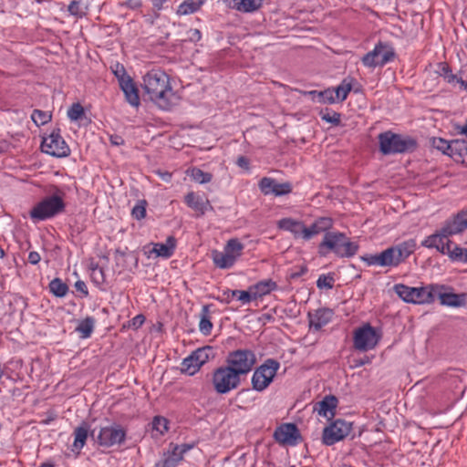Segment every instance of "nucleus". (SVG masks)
Segmentation results:
<instances>
[{
	"label": "nucleus",
	"mask_w": 467,
	"mask_h": 467,
	"mask_svg": "<svg viewBox=\"0 0 467 467\" xmlns=\"http://www.w3.org/2000/svg\"><path fill=\"white\" fill-rule=\"evenodd\" d=\"M142 88L149 99L163 110L177 105L180 97L173 91L169 76L162 70L152 69L143 77Z\"/></svg>",
	"instance_id": "nucleus-1"
},
{
	"label": "nucleus",
	"mask_w": 467,
	"mask_h": 467,
	"mask_svg": "<svg viewBox=\"0 0 467 467\" xmlns=\"http://www.w3.org/2000/svg\"><path fill=\"white\" fill-rule=\"evenodd\" d=\"M467 229V209L461 210L456 214L447 219L441 229L426 237L421 245L430 249H436L441 254L448 252V245L452 242L450 236L462 234Z\"/></svg>",
	"instance_id": "nucleus-2"
},
{
	"label": "nucleus",
	"mask_w": 467,
	"mask_h": 467,
	"mask_svg": "<svg viewBox=\"0 0 467 467\" xmlns=\"http://www.w3.org/2000/svg\"><path fill=\"white\" fill-rule=\"evenodd\" d=\"M318 248L319 254L322 255L332 252L337 257L350 258L357 254L359 245L358 243L352 242L344 233L327 232L325 234Z\"/></svg>",
	"instance_id": "nucleus-3"
},
{
	"label": "nucleus",
	"mask_w": 467,
	"mask_h": 467,
	"mask_svg": "<svg viewBox=\"0 0 467 467\" xmlns=\"http://www.w3.org/2000/svg\"><path fill=\"white\" fill-rule=\"evenodd\" d=\"M378 140L379 150L383 155L411 152L417 148V141L414 139L391 130L379 133Z\"/></svg>",
	"instance_id": "nucleus-4"
},
{
	"label": "nucleus",
	"mask_w": 467,
	"mask_h": 467,
	"mask_svg": "<svg viewBox=\"0 0 467 467\" xmlns=\"http://www.w3.org/2000/svg\"><path fill=\"white\" fill-rule=\"evenodd\" d=\"M443 285H430L422 287H410L403 284H396L393 286L394 292L407 303L430 304L435 300V296Z\"/></svg>",
	"instance_id": "nucleus-5"
},
{
	"label": "nucleus",
	"mask_w": 467,
	"mask_h": 467,
	"mask_svg": "<svg viewBox=\"0 0 467 467\" xmlns=\"http://www.w3.org/2000/svg\"><path fill=\"white\" fill-rule=\"evenodd\" d=\"M66 204L63 198L54 194L43 198L29 212V216L34 222L46 221L53 218L65 211Z\"/></svg>",
	"instance_id": "nucleus-6"
},
{
	"label": "nucleus",
	"mask_w": 467,
	"mask_h": 467,
	"mask_svg": "<svg viewBox=\"0 0 467 467\" xmlns=\"http://www.w3.org/2000/svg\"><path fill=\"white\" fill-rule=\"evenodd\" d=\"M225 363L241 378L253 369L256 363V357L250 349H236L228 353Z\"/></svg>",
	"instance_id": "nucleus-7"
},
{
	"label": "nucleus",
	"mask_w": 467,
	"mask_h": 467,
	"mask_svg": "<svg viewBox=\"0 0 467 467\" xmlns=\"http://www.w3.org/2000/svg\"><path fill=\"white\" fill-rule=\"evenodd\" d=\"M212 382L216 393L226 394L240 386L241 378L225 365L213 371Z\"/></svg>",
	"instance_id": "nucleus-8"
},
{
	"label": "nucleus",
	"mask_w": 467,
	"mask_h": 467,
	"mask_svg": "<svg viewBox=\"0 0 467 467\" xmlns=\"http://www.w3.org/2000/svg\"><path fill=\"white\" fill-rule=\"evenodd\" d=\"M280 368V363L273 358L266 359L254 370L252 377V386L254 390L263 391L273 381Z\"/></svg>",
	"instance_id": "nucleus-9"
},
{
	"label": "nucleus",
	"mask_w": 467,
	"mask_h": 467,
	"mask_svg": "<svg viewBox=\"0 0 467 467\" xmlns=\"http://www.w3.org/2000/svg\"><path fill=\"white\" fill-rule=\"evenodd\" d=\"M277 288V284L272 279H266L257 282L255 285L249 287V290H226L224 293L228 296L231 294L232 296L239 295V300L243 304H248L253 300L263 297L265 295L270 294L272 291Z\"/></svg>",
	"instance_id": "nucleus-10"
},
{
	"label": "nucleus",
	"mask_w": 467,
	"mask_h": 467,
	"mask_svg": "<svg viewBox=\"0 0 467 467\" xmlns=\"http://www.w3.org/2000/svg\"><path fill=\"white\" fill-rule=\"evenodd\" d=\"M394 57V48L388 43L379 42L372 51L362 57L361 61L365 67L374 68L383 67L392 61Z\"/></svg>",
	"instance_id": "nucleus-11"
},
{
	"label": "nucleus",
	"mask_w": 467,
	"mask_h": 467,
	"mask_svg": "<svg viewBox=\"0 0 467 467\" xmlns=\"http://www.w3.org/2000/svg\"><path fill=\"white\" fill-rule=\"evenodd\" d=\"M126 435L127 432L121 425L113 423L99 429L96 441L101 447L110 448L124 443Z\"/></svg>",
	"instance_id": "nucleus-12"
},
{
	"label": "nucleus",
	"mask_w": 467,
	"mask_h": 467,
	"mask_svg": "<svg viewBox=\"0 0 467 467\" xmlns=\"http://www.w3.org/2000/svg\"><path fill=\"white\" fill-rule=\"evenodd\" d=\"M380 336L377 330L367 324L358 328L354 333L353 343L354 348L359 351H368L373 349L379 343Z\"/></svg>",
	"instance_id": "nucleus-13"
},
{
	"label": "nucleus",
	"mask_w": 467,
	"mask_h": 467,
	"mask_svg": "<svg viewBox=\"0 0 467 467\" xmlns=\"http://www.w3.org/2000/svg\"><path fill=\"white\" fill-rule=\"evenodd\" d=\"M352 422L337 419L323 431L322 441L327 446L344 440L352 431Z\"/></svg>",
	"instance_id": "nucleus-14"
},
{
	"label": "nucleus",
	"mask_w": 467,
	"mask_h": 467,
	"mask_svg": "<svg viewBox=\"0 0 467 467\" xmlns=\"http://www.w3.org/2000/svg\"><path fill=\"white\" fill-rule=\"evenodd\" d=\"M43 152L57 158L67 157L70 149L60 135V130H53L47 138H44L41 143Z\"/></svg>",
	"instance_id": "nucleus-15"
},
{
	"label": "nucleus",
	"mask_w": 467,
	"mask_h": 467,
	"mask_svg": "<svg viewBox=\"0 0 467 467\" xmlns=\"http://www.w3.org/2000/svg\"><path fill=\"white\" fill-rule=\"evenodd\" d=\"M211 351V347L198 348L193 351L189 357L182 360L181 368L182 372L190 376L194 375L201 367L209 360Z\"/></svg>",
	"instance_id": "nucleus-16"
},
{
	"label": "nucleus",
	"mask_w": 467,
	"mask_h": 467,
	"mask_svg": "<svg viewBox=\"0 0 467 467\" xmlns=\"http://www.w3.org/2000/svg\"><path fill=\"white\" fill-rule=\"evenodd\" d=\"M274 439L280 445L295 446L302 438L296 424L284 423L275 429Z\"/></svg>",
	"instance_id": "nucleus-17"
},
{
	"label": "nucleus",
	"mask_w": 467,
	"mask_h": 467,
	"mask_svg": "<svg viewBox=\"0 0 467 467\" xmlns=\"http://www.w3.org/2000/svg\"><path fill=\"white\" fill-rule=\"evenodd\" d=\"M258 187L265 195L273 194L275 196H284L292 192V184L288 182L279 183L275 179L270 177H263Z\"/></svg>",
	"instance_id": "nucleus-18"
},
{
	"label": "nucleus",
	"mask_w": 467,
	"mask_h": 467,
	"mask_svg": "<svg viewBox=\"0 0 467 467\" xmlns=\"http://www.w3.org/2000/svg\"><path fill=\"white\" fill-rule=\"evenodd\" d=\"M361 260L368 265H377L382 267H397L394 254L390 247L377 254H366L362 255Z\"/></svg>",
	"instance_id": "nucleus-19"
},
{
	"label": "nucleus",
	"mask_w": 467,
	"mask_h": 467,
	"mask_svg": "<svg viewBox=\"0 0 467 467\" xmlns=\"http://www.w3.org/2000/svg\"><path fill=\"white\" fill-rule=\"evenodd\" d=\"M184 202L188 207L192 209L198 213V216H202L208 210H213L210 201L201 196L194 192H188L184 197Z\"/></svg>",
	"instance_id": "nucleus-20"
},
{
	"label": "nucleus",
	"mask_w": 467,
	"mask_h": 467,
	"mask_svg": "<svg viewBox=\"0 0 467 467\" xmlns=\"http://www.w3.org/2000/svg\"><path fill=\"white\" fill-rule=\"evenodd\" d=\"M333 316V310L326 307L308 312L309 327L317 331L320 330L332 320Z\"/></svg>",
	"instance_id": "nucleus-21"
},
{
	"label": "nucleus",
	"mask_w": 467,
	"mask_h": 467,
	"mask_svg": "<svg viewBox=\"0 0 467 467\" xmlns=\"http://www.w3.org/2000/svg\"><path fill=\"white\" fill-rule=\"evenodd\" d=\"M417 244L414 239H409L397 245L390 246L397 265H400L404 262L411 254L416 250Z\"/></svg>",
	"instance_id": "nucleus-22"
},
{
	"label": "nucleus",
	"mask_w": 467,
	"mask_h": 467,
	"mask_svg": "<svg viewBox=\"0 0 467 467\" xmlns=\"http://www.w3.org/2000/svg\"><path fill=\"white\" fill-rule=\"evenodd\" d=\"M119 87L125 95L126 101L132 107H139L140 104L139 89L133 79L122 81Z\"/></svg>",
	"instance_id": "nucleus-23"
},
{
	"label": "nucleus",
	"mask_w": 467,
	"mask_h": 467,
	"mask_svg": "<svg viewBox=\"0 0 467 467\" xmlns=\"http://www.w3.org/2000/svg\"><path fill=\"white\" fill-rule=\"evenodd\" d=\"M445 287L443 286V289ZM442 288H440L436 295H438L441 304L443 306H452V307H460L463 306L466 304V295L465 294H454V293H442Z\"/></svg>",
	"instance_id": "nucleus-24"
},
{
	"label": "nucleus",
	"mask_w": 467,
	"mask_h": 467,
	"mask_svg": "<svg viewBox=\"0 0 467 467\" xmlns=\"http://www.w3.org/2000/svg\"><path fill=\"white\" fill-rule=\"evenodd\" d=\"M93 436L94 431H90V426L87 421H82L79 426H78L73 432L74 435V442L73 447L75 450L80 451L86 444V441L88 435Z\"/></svg>",
	"instance_id": "nucleus-25"
},
{
	"label": "nucleus",
	"mask_w": 467,
	"mask_h": 467,
	"mask_svg": "<svg viewBox=\"0 0 467 467\" xmlns=\"http://www.w3.org/2000/svg\"><path fill=\"white\" fill-rule=\"evenodd\" d=\"M264 0H230L229 7L241 13H254L259 10Z\"/></svg>",
	"instance_id": "nucleus-26"
},
{
	"label": "nucleus",
	"mask_w": 467,
	"mask_h": 467,
	"mask_svg": "<svg viewBox=\"0 0 467 467\" xmlns=\"http://www.w3.org/2000/svg\"><path fill=\"white\" fill-rule=\"evenodd\" d=\"M176 246V240L173 236H169L165 243H157L153 244L150 254H155L156 256L169 258L173 254Z\"/></svg>",
	"instance_id": "nucleus-27"
},
{
	"label": "nucleus",
	"mask_w": 467,
	"mask_h": 467,
	"mask_svg": "<svg viewBox=\"0 0 467 467\" xmlns=\"http://www.w3.org/2000/svg\"><path fill=\"white\" fill-rule=\"evenodd\" d=\"M451 150L449 156L456 162L465 163L467 154V141L464 140H451Z\"/></svg>",
	"instance_id": "nucleus-28"
},
{
	"label": "nucleus",
	"mask_w": 467,
	"mask_h": 467,
	"mask_svg": "<svg viewBox=\"0 0 467 467\" xmlns=\"http://www.w3.org/2000/svg\"><path fill=\"white\" fill-rule=\"evenodd\" d=\"M338 400L333 395L326 396L317 405L318 408L317 409L319 415L332 418L335 416V410L337 406Z\"/></svg>",
	"instance_id": "nucleus-29"
},
{
	"label": "nucleus",
	"mask_w": 467,
	"mask_h": 467,
	"mask_svg": "<svg viewBox=\"0 0 467 467\" xmlns=\"http://www.w3.org/2000/svg\"><path fill=\"white\" fill-rule=\"evenodd\" d=\"M212 259L216 267L221 269H229L235 263L229 254H227L224 250L223 251H212Z\"/></svg>",
	"instance_id": "nucleus-30"
},
{
	"label": "nucleus",
	"mask_w": 467,
	"mask_h": 467,
	"mask_svg": "<svg viewBox=\"0 0 467 467\" xmlns=\"http://www.w3.org/2000/svg\"><path fill=\"white\" fill-rule=\"evenodd\" d=\"M244 248V244L237 238H232L227 241L223 250L227 254L233 257V260L235 263L242 255Z\"/></svg>",
	"instance_id": "nucleus-31"
},
{
	"label": "nucleus",
	"mask_w": 467,
	"mask_h": 467,
	"mask_svg": "<svg viewBox=\"0 0 467 467\" xmlns=\"http://www.w3.org/2000/svg\"><path fill=\"white\" fill-rule=\"evenodd\" d=\"M310 96H312L313 100L323 103V104H334L336 103V99L334 98V89L327 88L323 91L318 90H311L308 92Z\"/></svg>",
	"instance_id": "nucleus-32"
},
{
	"label": "nucleus",
	"mask_w": 467,
	"mask_h": 467,
	"mask_svg": "<svg viewBox=\"0 0 467 467\" xmlns=\"http://www.w3.org/2000/svg\"><path fill=\"white\" fill-rule=\"evenodd\" d=\"M199 329L205 336L210 335L212 332L213 323L210 320V309L208 305L202 307Z\"/></svg>",
	"instance_id": "nucleus-33"
},
{
	"label": "nucleus",
	"mask_w": 467,
	"mask_h": 467,
	"mask_svg": "<svg viewBox=\"0 0 467 467\" xmlns=\"http://www.w3.org/2000/svg\"><path fill=\"white\" fill-rule=\"evenodd\" d=\"M204 2L202 0H185L182 3L177 10L180 16L190 15L200 9Z\"/></svg>",
	"instance_id": "nucleus-34"
},
{
	"label": "nucleus",
	"mask_w": 467,
	"mask_h": 467,
	"mask_svg": "<svg viewBox=\"0 0 467 467\" xmlns=\"http://www.w3.org/2000/svg\"><path fill=\"white\" fill-rule=\"evenodd\" d=\"M95 327V319L92 317H87L81 320L76 327V331L81 334L82 338H88Z\"/></svg>",
	"instance_id": "nucleus-35"
},
{
	"label": "nucleus",
	"mask_w": 467,
	"mask_h": 467,
	"mask_svg": "<svg viewBox=\"0 0 467 467\" xmlns=\"http://www.w3.org/2000/svg\"><path fill=\"white\" fill-rule=\"evenodd\" d=\"M50 292L57 296L63 297L68 292V286L66 283H64L60 278H55L49 283Z\"/></svg>",
	"instance_id": "nucleus-36"
},
{
	"label": "nucleus",
	"mask_w": 467,
	"mask_h": 467,
	"mask_svg": "<svg viewBox=\"0 0 467 467\" xmlns=\"http://www.w3.org/2000/svg\"><path fill=\"white\" fill-rule=\"evenodd\" d=\"M351 84L347 82L346 80H343L339 86H337L336 88H333L336 102L344 101L348 98V95L351 91Z\"/></svg>",
	"instance_id": "nucleus-37"
},
{
	"label": "nucleus",
	"mask_w": 467,
	"mask_h": 467,
	"mask_svg": "<svg viewBox=\"0 0 467 467\" xmlns=\"http://www.w3.org/2000/svg\"><path fill=\"white\" fill-rule=\"evenodd\" d=\"M319 116L322 120L330 123L334 126H338L341 122V115L336 111L330 110L329 109H321Z\"/></svg>",
	"instance_id": "nucleus-38"
},
{
	"label": "nucleus",
	"mask_w": 467,
	"mask_h": 467,
	"mask_svg": "<svg viewBox=\"0 0 467 467\" xmlns=\"http://www.w3.org/2000/svg\"><path fill=\"white\" fill-rule=\"evenodd\" d=\"M169 421L162 416H155L151 421L152 431H155L157 435H163L168 431Z\"/></svg>",
	"instance_id": "nucleus-39"
},
{
	"label": "nucleus",
	"mask_w": 467,
	"mask_h": 467,
	"mask_svg": "<svg viewBox=\"0 0 467 467\" xmlns=\"http://www.w3.org/2000/svg\"><path fill=\"white\" fill-rule=\"evenodd\" d=\"M67 11L70 15L76 17H83L87 15L88 6L84 5L81 1H71L67 6Z\"/></svg>",
	"instance_id": "nucleus-40"
},
{
	"label": "nucleus",
	"mask_w": 467,
	"mask_h": 467,
	"mask_svg": "<svg viewBox=\"0 0 467 467\" xmlns=\"http://www.w3.org/2000/svg\"><path fill=\"white\" fill-rule=\"evenodd\" d=\"M190 176L201 184L210 182L213 175L209 172H205L199 168H192L190 171Z\"/></svg>",
	"instance_id": "nucleus-41"
},
{
	"label": "nucleus",
	"mask_w": 467,
	"mask_h": 467,
	"mask_svg": "<svg viewBox=\"0 0 467 467\" xmlns=\"http://www.w3.org/2000/svg\"><path fill=\"white\" fill-rule=\"evenodd\" d=\"M438 74L442 77L447 82L451 83L458 79L457 75L452 74L450 66L445 62H441L438 64Z\"/></svg>",
	"instance_id": "nucleus-42"
},
{
	"label": "nucleus",
	"mask_w": 467,
	"mask_h": 467,
	"mask_svg": "<svg viewBox=\"0 0 467 467\" xmlns=\"http://www.w3.org/2000/svg\"><path fill=\"white\" fill-rule=\"evenodd\" d=\"M31 119L36 126H41L51 120V114L40 109H34L31 115Z\"/></svg>",
	"instance_id": "nucleus-43"
},
{
	"label": "nucleus",
	"mask_w": 467,
	"mask_h": 467,
	"mask_svg": "<svg viewBox=\"0 0 467 467\" xmlns=\"http://www.w3.org/2000/svg\"><path fill=\"white\" fill-rule=\"evenodd\" d=\"M85 114L83 106L77 102L73 103L71 107L67 110V117L72 121H77L80 119Z\"/></svg>",
	"instance_id": "nucleus-44"
},
{
	"label": "nucleus",
	"mask_w": 467,
	"mask_h": 467,
	"mask_svg": "<svg viewBox=\"0 0 467 467\" xmlns=\"http://www.w3.org/2000/svg\"><path fill=\"white\" fill-rule=\"evenodd\" d=\"M431 146L439 150H441L443 154L449 156L451 150V141H448L441 138H431Z\"/></svg>",
	"instance_id": "nucleus-45"
},
{
	"label": "nucleus",
	"mask_w": 467,
	"mask_h": 467,
	"mask_svg": "<svg viewBox=\"0 0 467 467\" xmlns=\"http://www.w3.org/2000/svg\"><path fill=\"white\" fill-rule=\"evenodd\" d=\"M335 278L332 274L321 275L317 281V286L319 289H332L334 287Z\"/></svg>",
	"instance_id": "nucleus-46"
},
{
	"label": "nucleus",
	"mask_w": 467,
	"mask_h": 467,
	"mask_svg": "<svg viewBox=\"0 0 467 467\" xmlns=\"http://www.w3.org/2000/svg\"><path fill=\"white\" fill-rule=\"evenodd\" d=\"M147 202L145 200L139 201L138 203L132 208L131 215L137 220H141L146 216Z\"/></svg>",
	"instance_id": "nucleus-47"
},
{
	"label": "nucleus",
	"mask_w": 467,
	"mask_h": 467,
	"mask_svg": "<svg viewBox=\"0 0 467 467\" xmlns=\"http://www.w3.org/2000/svg\"><path fill=\"white\" fill-rule=\"evenodd\" d=\"M112 71H113V74L116 76V78H118V81H119V85L121 84L122 81H125L126 79H130L131 78L126 72V69L125 67L117 63L113 67H112Z\"/></svg>",
	"instance_id": "nucleus-48"
},
{
	"label": "nucleus",
	"mask_w": 467,
	"mask_h": 467,
	"mask_svg": "<svg viewBox=\"0 0 467 467\" xmlns=\"http://www.w3.org/2000/svg\"><path fill=\"white\" fill-rule=\"evenodd\" d=\"M315 222L317 223L319 230H321L322 233H327L333 226V219L331 217H318Z\"/></svg>",
	"instance_id": "nucleus-49"
},
{
	"label": "nucleus",
	"mask_w": 467,
	"mask_h": 467,
	"mask_svg": "<svg viewBox=\"0 0 467 467\" xmlns=\"http://www.w3.org/2000/svg\"><path fill=\"white\" fill-rule=\"evenodd\" d=\"M92 278L97 284H103L105 282L104 270L98 265H91Z\"/></svg>",
	"instance_id": "nucleus-50"
},
{
	"label": "nucleus",
	"mask_w": 467,
	"mask_h": 467,
	"mask_svg": "<svg viewBox=\"0 0 467 467\" xmlns=\"http://www.w3.org/2000/svg\"><path fill=\"white\" fill-rule=\"evenodd\" d=\"M295 237H302L305 239L306 236V225L300 221H295L290 231Z\"/></svg>",
	"instance_id": "nucleus-51"
},
{
	"label": "nucleus",
	"mask_w": 467,
	"mask_h": 467,
	"mask_svg": "<svg viewBox=\"0 0 467 467\" xmlns=\"http://www.w3.org/2000/svg\"><path fill=\"white\" fill-rule=\"evenodd\" d=\"M166 453L170 454L178 463L183 460V454L181 452L179 445L177 444L171 443L170 450Z\"/></svg>",
	"instance_id": "nucleus-52"
},
{
	"label": "nucleus",
	"mask_w": 467,
	"mask_h": 467,
	"mask_svg": "<svg viewBox=\"0 0 467 467\" xmlns=\"http://www.w3.org/2000/svg\"><path fill=\"white\" fill-rule=\"evenodd\" d=\"M462 250L463 248L458 245H455L453 249H451V245H448V252L444 254H447L452 261H460Z\"/></svg>",
	"instance_id": "nucleus-53"
},
{
	"label": "nucleus",
	"mask_w": 467,
	"mask_h": 467,
	"mask_svg": "<svg viewBox=\"0 0 467 467\" xmlns=\"http://www.w3.org/2000/svg\"><path fill=\"white\" fill-rule=\"evenodd\" d=\"M322 233L321 230H319V226L316 222H314L309 227L306 226V236L305 240H310L313 236Z\"/></svg>",
	"instance_id": "nucleus-54"
},
{
	"label": "nucleus",
	"mask_w": 467,
	"mask_h": 467,
	"mask_svg": "<svg viewBox=\"0 0 467 467\" xmlns=\"http://www.w3.org/2000/svg\"><path fill=\"white\" fill-rule=\"evenodd\" d=\"M144 322L145 317L142 314H139L130 321L129 326L134 329H138L144 324Z\"/></svg>",
	"instance_id": "nucleus-55"
},
{
	"label": "nucleus",
	"mask_w": 467,
	"mask_h": 467,
	"mask_svg": "<svg viewBox=\"0 0 467 467\" xmlns=\"http://www.w3.org/2000/svg\"><path fill=\"white\" fill-rule=\"evenodd\" d=\"M296 220L291 218H284L278 221L277 225L280 229L290 232L292 229V225Z\"/></svg>",
	"instance_id": "nucleus-56"
},
{
	"label": "nucleus",
	"mask_w": 467,
	"mask_h": 467,
	"mask_svg": "<svg viewBox=\"0 0 467 467\" xmlns=\"http://www.w3.org/2000/svg\"><path fill=\"white\" fill-rule=\"evenodd\" d=\"M75 288L78 291L81 292L84 296H88V290L87 285L84 281H81V280L77 281L75 283Z\"/></svg>",
	"instance_id": "nucleus-57"
},
{
	"label": "nucleus",
	"mask_w": 467,
	"mask_h": 467,
	"mask_svg": "<svg viewBox=\"0 0 467 467\" xmlns=\"http://www.w3.org/2000/svg\"><path fill=\"white\" fill-rule=\"evenodd\" d=\"M370 358L367 356L360 358H354L353 359V368H360L366 364L370 363Z\"/></svg>",
	"instance_id": "nucleus-58"
},
{
	"label": "nucleus",
	"mask_w": 467,
	"mask_h": 467,
	"mask_svg": "<svg viewBox=\"0 0 467 467\" xmlns=\"http://www.w3.org/2000/svg\"><path fill=\"white\" fill-rule=\"evenodd\" d=\"M236 164L246 171L250 169V161L248 158L244 156H239L237 158Z\"/></svg>",
	"instance_id": "nucleus-59"
},
{
	"label": "nucleus",
	"mask_w": 467,
	"mask_h": 467,
	"mask_svg": "<svg viewBox=\"0 0 467 467\" xmlns=\"http://www.w3.org/2000/svg\"><path fill=\"white\" fill-rule=\"evenodd\" d=\"M202 34L199 29L193 28L189 31V39L193 42H197L201 39Z\"/></svg>",
	"instance_id": "nucleus-60"
},
{
	"label": "nucleus",
	"mask_w": 467,
	"mask_h": 467,
	"mask_svg": "<svg viewBox=\"0 0 467 467\" xmlns=\"http://www.w3.org/2000/svg\"><path fill=\"white\" fill-rule=\"evenodd\" d=\"M155 172L162 181L171 182L172 174L170 171L158 170Z\"/></svg>",
	"instance_id": "nucleus-61"
},
{
	"label": "nucleus",
	"mask_w": 467,
	"mask_h": 467,
	"mask_svg": "<svg viewBox=\"0 0 467 467\" xmlns=\"http://www.w3.org/2000/svg\"><path fill=\"white\" fill-rule=\"evenodd\" d=\"M41 256L37 252L32 251L28 254V262L32 265H36L40 262Z\"/></svg>",
	"instance_id": "nucleus-62"
},
{
	"label": "nucleus",
	"mask_w": 467,
	"mask_h": 467,
	"mask_svg": "<svg viewBox=\"0 0 467 467\" xmlns=\"http://www.w3.org/2000/svg\"><path fill=\"white\" fill-rule=\"evenodd\" d=\"M110 142L113 145L119 146L124 144V140L121 136L112 135L110 136Z\"/></svg>",
	"instance_id": "nucleus-63"
},
{
	"label": "nucleus",
	"mask_w": 467,
	"mask_h": 467,
	"mask_svg": "<svg viewBox=\"0 0 467 467\" xmlns=\"http://www.w3.org/2000/svg\"><path fill=\"white\" fill-rule=\"evenodd\" d=\"M163 457L165 460H167V462L170 467H176L178 465V462H176V460H174L172 457H171L170 454H167L166 452H164Z\"/></svg>",
	"instance_id": "nucleus-64"
}]
</instances>
